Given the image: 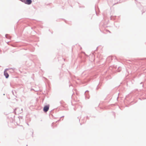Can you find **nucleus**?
<instances>
[{"mask_svg":"<svg viewBox=\"0 0 146 146\" xmlns=\"http://www.w3.org/2000/svg\"><path fill=\"white\" fill-rule=\"evenodd\" d=\"M4 75L5 76L6 78H7L9 77V74L6 70L4 72Z\"/></svg>","mask_w":146,"mask_h":146,"instance_id":"3","label":"nucleus"},{"mask_svg":"<svg viewBox=\"0 0 146 146\" xmlns=\"http://www.w3.org/2000/svg\"><path fill=\"white\" fill-rule=\"evenodd\" d=\"M23 2L26 4L30 5L32 3L31 0H23Z\"/></svg>","mask_w":146,"mask_h":146,"instance_id":"1","label":"nucleus"},{"mask_svg":"<svg viewBox=\"0 0 146 146\" xmlns=\"http://www.w3.org/2000/svg\"><path fill=\"white\" fill-rule=\"evenodd\" d=\"M5 36L7 38L10 39L11 37L9 35L7 34L5 35Z\"/></svg>","mask_w":146,"mask_h":146,"instance_id":"4","label":"nucleus"},{"mask_svg":"<svg viewBox=\"0 0 146 146\" xmlns=\"http://www.w3.org/2000/svg\"><path fill=\"white\" fill-rule=\"evenodd\" d=\"M49 106L47 105L44 106L43 108V110L45 112H46L49 110Z\"/></svg>","mask_w":146,"mask_h":146,"instance_id":"2","label":"nucleus"}]
</instances>
